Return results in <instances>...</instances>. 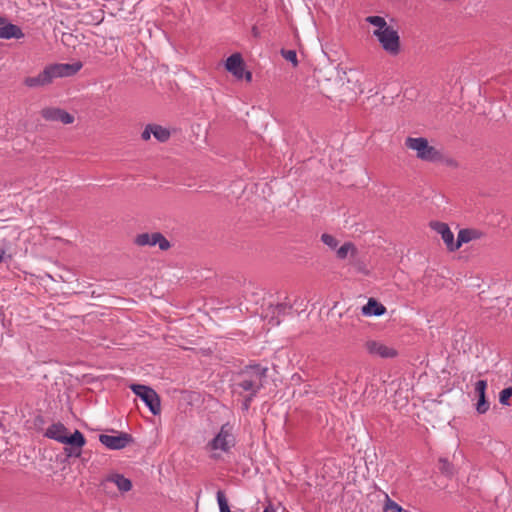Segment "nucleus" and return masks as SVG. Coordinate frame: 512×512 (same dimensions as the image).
Instances as JSON below:
<instances>
[{"instance_id":"nucleus-1","label":"nucleus","mask_w":512,"mask_h":512,"mask_svg":"<svg viewBox=\"0 0 512 512\" xmlns=\"http://www.w3.org/2000/svg\"><path fill=\"white\" fill-rule=\"evenodd\" d=\"M267 374L268 367L266 366L259 363L246 365L233 375L232 391L238 395L257 396L264 387Z\"/></svg>"},{"instance_id":"nucleus-2","label":"nucleus","mask_w":512,"mask_h":512,"mask_svg":"<svg viewBox=\"0 0 512 512\" xmlns=\"http://www.w3.org/2000/svg\"><path fill=\"white\" fill-rule=\"evenodd\" d=\"M44 436L65 444L64 453L69 458L80 457L82 449L86 444V439L82 432L75 430L72 434H69L68 429L60 422L50 425L46 429Z\"/></svg>"},{"instance_id":"nucleus-3","label":"nucleus","mask_w":512,"mask_h":512,"mask_svg":"<svg viewBox=\"0 0 512 512\" xmlns=\"http://www.w3.org/2000/svg\"><path fill=\"white\" fill-rule=\"evenodd\" d=\"M81 62L56 63L48 65L37 76L26 77L24 84L29 88L43 87L49 85L56 78H63L75 75L81 68Z\"/></svg>"},{"instance_id":"nucleus-4","label":"nucleus","mask_w":512,"mask_h":512,"mask_svg":"<svg viewBox=\"0 0 512 512\" xmlns=\"http://www.w3.org/2000/svg\"><path fill=\"white\" fill-rule=\"evenodd\" d=\"M405 145L407 148L416 151L417 157L423 161L438 162L442 160V153L429 145L428 140L424 137H408Z\"/></svg>"},{"instance_id":"nucleus-5","label":"nucleus","mask_w":512,"mask_h":512,"mask_svg":"<svg viewBox=\"0 0 512 512\" xmlns=\"http://www.w3.org/2000/svg\"><path fill=\"white\" fill-rule=\"evenodd\" d=\"M129 387L144 402L153 415L156 416L161 413L160 397L153 388L143 384H131Z\"/></svg>"},{"instance_id":"nucleus-6","label":"nucleus","mask_w":512,"mask_h":512,"mask_svg":"<svg viewBox=\"0 0 512 512\" xmlns=\"http://www.w3.org/2000/svg\"><path fill=\"white\" fill-rule=\"evenodd\" d=\"M373 36L377 38L382 49L389 55L397 56L400 53V36L393 27L385 30H374Z\"/></svg>"},{"instance_id":"nucleus-7","label":"nucleus","mask_w":512,"mask_h":512,"mask_svg":"<svg viewBox=\"0 0 512 512\" xmlns=\"http://www.w3.org/2000/svg\"><path fill=\"white\" fill-rule=\"evenodd\" d=\"M236 444L233 434V426L227 422L223 424L216 436L209 441L208 446L212 450H221L225 453L229 452Z\"/></svg>"},{"instance_id":"nucleus-8","label":"nucleus","mask_w":512,"mask_h":512,"mask_svg":"<svg viewBox=\"0 0 512 512\" xmlns=\"http://www.w3.org/2000/svg\"><path fill=\"white\" fill-rule=\"evenodd\" d=\"M225 68L238 80L252 81V73L245 70V63L240 53L230 55L226 60Z\"/></svg>"},{"instance_id":"nucleus-9","label":"nucleus","mask_w":512,"mask_h":512,"mask_svg":"<svg viewBox=\"0 0 512 512\" xmlns=\"http://www.w3.org/2000/svg\"><path fill=\"white\" fill-rule=\"evenodd\" d=\"M134 243L138 246H155L158 245L162 251L168 250L171 245L170 242L160 232L154 233H141L135 237Z\"/></svg>"},{"instance_id":"nucleus-10","label":"nucleus","mask_w":512,"mask_h":512,"mask_svg":"<svg viewBox=\"0 0 512 512\" xmlns=\"http://www.w3.org/2000/svg\"><path fill=\"white\" fill-rule=\"evenodd\" d=\"M99 442L111 450H121L133 442L131 434L119 432L117 435L100 434Z\"/></svg>"},{"instance_id":"nucleus-11","label":"nucleus","mask_w":512,"mask_h":512,"mask_svg":"<svg viewBox=\"0 0 512 512\" xmlns=\"http://www.w3.org/2000/svg\"><path fill=\"white\" fill-rule=\"evenodd\" d=\"M365 348L370 355L379 356L381 358H394L398 355L394 348L375 340L367 341Z\"/></svg>"},{"instance_id":"nucleus-12","label":"nucleus","mask_w":512,"mask_h":512,"mask_svg":"<svg viewBox=\"0 0 512 512\" xmlns=\"http://www.w3.org/2000/svg\"><path fill=\"white\" fill-rule=\"evenodd\" d=\"M430 227L441 235L442 240L447 246V249L451 252L457 250L456 241L454 240V234L450 230L446 223L433 221L430 223Z\"/></svg>"},{"instance_id":"nucleus-13","label":"nucleus","mask_w":512,"mask_h":512,"mask_svg":"<svg viewBox=\"0 0 512 512\" xmlns=\"http://www.w3.org/2000/svg\"><path fill=\"white\" fill-rule=\"evenodd\" d=\"M41 115L47 121L61 122L63 124L74 122V116L60 108H45L41 111Z\"/></svg>"},{"instance_id":"nucleus-14","label":"nucleus","mask_w":512,"mask_h":512,"mask_svg":"<svg viewBox=\"0 0 512 512\" xmlns=\"http://www.w3.org/2000/svg\"><path fill=\"white\" fill-rule=\"evenodd\" d=\"M108 483H113L117 486L120 492H128L132 489V482L130 479L126 478L123 474L112 473L105 477L101 481V487L106 489Z\"/></svg>"},{"instance_id":"nucleus-15","label":"nucleus","mask_w":512,"mask_h":512,"mask_svg":"<svg viewBox=\"0 0 512 512\" xmlns=\"http://www.w3.org/2000/svg\"><path fill=\"white\" fill-rule=\"evenodd\" d=\"M292 305L287 303H278L276 305H270L268 311L271 312V318L269 323L272 325H279L282 321L281 316L286 315L292 310Z\"/></svg>"},{"instance_id":"nucleus-16","label":"nucleus","mask_w":512,"mask_h":512,"mask_svg":"<svg viewBox=\"0 0 512 512\" xmlns=\"http://www.w3.org/2000/svg\"><path fill=\"white\" fill-rule=\"evenodd\" d=\"M22 37H24V33L21 28L15 24L7 22V19L5 18V22L2 24L0 29V39H20Z\"/></svg>"},{"instance_id":"nucleus-17","label":"nucleus","mask_w":512,"mask_h":512,"mask_svg":"<svg viewBox=\"0 0 512 512\" xmlns=\"http://www.w3.org/2000/svg\"><path fill=\"white\" fill-rule=\"evenodd\" d=\"M386 307L374 298H369L366 305L362 307L364 316H381L385 314Z\"/></svg>"},{"instance_id":"nucleus-18","label":"nucleus","mask_w":512,"mask_h":512,"mask_svg":"<svg viewBox=\"0 0 512 512\" xmlns=\"http://www.w3.org/2000/svg\"><path fill=\"white\" fill-rule=\"evenodd\" d=\"M483 233L476 229H461L458 232L457 240H456V246L457 250L462 246V244L468 243L475 239H480L482 237Z\"/></svg>"},{"instance_id":"nucleus-19","label":"nucleus","mask_w":512,"mask_h":512,"mask_svg":"<svg viewBox=\"0 0 512 512\" xmlns=\"http://www.w3.org/2000/svg\"><path fill=\"white\" fill-rule=\"evenodd\" d=\"M357 254V248L352 242H345L341 247L336 250V256L340 260H344L351 255L352 257Z\"/></svg>"},{"instance_id":"nucleus-20","label":"nucleus","mask_w":512,"mask_h":512,"mask_svg":"<svg viewBox=\"0 0 512 512\" xmlns=\"http://www.w3.org/2000/svg\"><path fill=\"white\" fill-rule=\"evenodd\" d=\"M152 134L159 142H166L170 138V131L160 125L152 124Z\"/></svg>"},{"instance_id":"nucleus-21","label":"nucleus","mask_w":512,"mask_h":512,"mask_svg":"<svg viewBox=\"0 0 512 512\" xmlns=\"http://www.w3.org/2000/svg\"><path fill=\"white\" fill-rule=\"evenodd\" d=\"M365 21L377 27L376 30H385L391 27L387 24L386 20L381 16H368L366 17Z\"/></svg>"},{"instance_id":"nucleus-22","label":"nucleus","mask_w":512,"mask_h":512,"mask_svg":"<svg viewBox=\"0 0 512 512\" xmlns=\"http://www.w3.org/2000/svg\"><path fill=\"white\" fill-rule=\"evenodd\" d=\"M216 498L220 512H231L227 498L222 490L217 491Z\"/></svg>"},{"instance_id":"nucleus-23","label":"nucleus","mask_w":512,"mask_h":512,"mask_svg":"<svg viewBox=\"0 0 512 512\" xmlns=\"http://www.w3.org/2000/svg\"><path fill=\"white\" fill-rule=\"evenodd\" d=\"M438 468L442 474L447 476H451L453 474V465L446 458L439 459Z\"/></svg>"},{"instance_id":"nucleus-24","label":"nucleus","mask_w":512,"mask_h":512,"mask_svg":"<svg viewBox=\"0 0 512 512\" xmlns=\"http://www.w3.org/2000/svg\"><path fill=\"white\" fill-rule=\"evenodd\" d=\"M321 241L331 250H335L339 244V241L333 235L328 233H323L321 235Z\"/></svg>"},{"instance_id":"nucleus-25","label":"nucleus","mask_w":512,"mask_h":512,"mask_svg":"<svg viewBox=\"0 0 512 512\" xmlns=\"http://www.w3.org/2000/svg\"><path fill=\"white\" fill-rule=\"evenodd\" d=\"M490 404L486 399V396L478 397V401L476 403V410L479 414H484L489 410Z\"/></svg>"},{"instance_id":"nucleus-26","label":"nucleus","mask_w":512,"mask_h":512,"mask_svg":"<svg viewBox=\"0 0 512 512\" xmlns=\"http://www.w3.org/2000/svg\"><path fill=\"white\" fill-rule=\"evenodd\" d=\"M387 500L384 506L385 511H393V512H409L405 509H403L398 503L391 500L388 496H386Z\"/></svg>"},{"instance_id":"nucleus-27","label":"nucleus","mask_w":512,"mask_h":512,"mask_svg":"<svg viewBox=\"0 0 512 512\" xmlns=\"http://www.w3.org/2000/svg\"><path fill=\"white\" fill-rule=\"evenodd\" d=\"M281 55L283 56V58L285 60L291 62L293 64V66H297L298 65L297 54H296L295 50H285V49H282L281 50Z\"/></svg>"},{"instance_id":"nucleus-28","label":"nucleus","mask_w":512,"mask_h":512,"mask_svg":"<svg viewBox=\"0 0 512 512\" xmlns=\"http://www.w3.org/2000/svg\"><path fill=\"white\" fill-rule=\"evenodd\" d=\"M512 396V387L503 389L499 394V402L502 405H509V399Z\"/></svg>"},{"instance_id":"nucleus-29","label":"nucleus","mask_w":512,"mask_h":512,"mask_svg":"<svg viewBox=\"0 0 512 512\" xmlns=\"http://www.w3.org/2000/svg\"><path fill=\"white\" fill-rule=\"evenodd\" d=\"M486 390H487V381L486 380H478L475 383V392L477 393L478 397L486 396Z\"/></svg>"},{"instance_id":"nucleus-30","label":"nucleus","mask_w":512,"mask_h":512,"mask_svg":"<svg viewBox=\"0 0 512 512\" xmlns=\"http://www.w3.org/2000/svg\"><path fill=\"white\" fill-rule=\"evenodd\" d=\"M241 396L243 397L242 409L247 411L250 408L251 402L256 396H251L250 394H244Z\"/></svg>"},{"instance_id":"nucleus-31","label":"nucleus","mask_w":512,"mask_h":512,"mask_svg":"<svg viewBox=\"0 0 512 512\" xmlns=\"http://www.w3.org/2000/svg\"><path fill=\"white\" fill-rule=\"evenodd\" d=\"M152 134V124H148L141 134V138L145 141L149 140Z\"/></svg>"},{"instance_id":"nucleus-32","label":"nucleus","mask_w":512,"mask_h":512,"mask_svg":"<svg viewBox=\"0 0 512 512\" xmlns=\"http://www.w3.org/2000/svg\"><path fill=\"white\" fill-rule=\"evenodd\" d=\"M6 254V245L3 239H0V263L4 261Z\"/></svg>"},{"instance_id":"nucleus-33","label":"nucleus","mask_w":512,"mask_h":512,"mask_svg":"<svg viewBox=\"0 0 512 512\" xmlns=\"http://www.w3.org/2000/svg\"><path fill=\"white\" fill-rule=\"evenodd\" d=\"M251 33L252 35L255 37V38H259L260 37V31L258 29L257 26H253L252 29H251Z\"/></svg>"},{"instance_id":"nucleus-34","label":"nucleus","mask_w":512,"mask_h":512,"mask_svg":"<svg viewBox=\"0 0 512 512\" xmlns=\"http://www.w3.org/2000/svg\"><path fill=\"white\" fill-rule=\"evenodd\" d=\"M263 512H276V510L272 505H268L267 507H265Z\"/></svg>"}]
</instances>
